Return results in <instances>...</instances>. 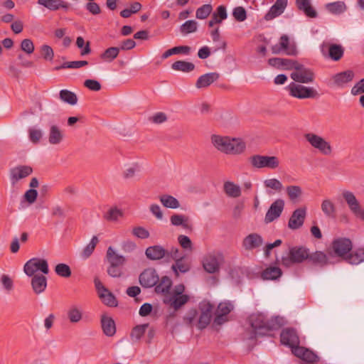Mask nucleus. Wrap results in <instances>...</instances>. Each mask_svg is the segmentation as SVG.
<instances>
[{"label": "nucleus", "mask_w": 364, "mask_h": 364, "mask_svg": "<svg viewBox=\"0 0 364 364\" xmlns=\"http://www.w3.org/2000/svg\"><path fill=\"white\" fill-rule=\"evenodd\" d=\"M25 274L28 277L36 275L38 271L41 272L44 274L49 273L48 264L46 259L33 257L26 262L23 267Z\"/></svg>", "instance_id": "nucleus-5"}, {"label": "nucleus", "mask_w": 364, "mask_h": 364, "mask_svg": "<svg viewBox=\"0 0 364 364\" xmlns=\"http://www.w3.org/2000/svg\"><path fill=\"white\" fill-rule=\"evenodd\" d=\"M223 189L225 194L231 198H238L241 195L240 187L231 181L225 182Z\"/></svg>", "instance_id": "nucleus-38"}, {"label": "nucleus", "mask_w": 364, "mask_h": 364, "mask_svg": "<svg viewBox=\"0 0 364 364\" xmlns=\"http://www.w3.org/2000/svg\"><path fill=\"white\" fill-rule=\"evenodd\" d=\"M301 188L298 186H289L287 188V193L290 200H294L301 195Z\"/></svg>", "instance_id": "nucleus-59"}, {"label": "nucleus", "mask_w": 364, "mask_h": 364, "mask_svg": "<svg viewBox=\"0 0 364 364\" xmlns=\"http://www.w3.org/2000/svg\"><path fill=\"white\" fill-rule=\"evenodd\" d=\"M210 141L217 150L226 154H241L246 149V144L240 138L213 134Z\"/></svg>", "instance_id": "nucleus-2"}, {"label": "nucleus", "mask_w": 364, "mask_h": 364, "mask_svg": "<svg viewBox=\"0 0 364 364\" xmlns=\"http://www.w3.org/2000/svg\"><path fill=\"white\" fill-rule=\"evenodd\" d=\"M76 46L79 48H83L81 50V55H88L91 53L90 43L87 41L85 43V40L82 36H78L76 39Z\"/></svg>", "instance_id": "nucleus-57"}, {"label": "nucleus", "mask_w": 364, "mask_h": 364, "mask_svg": "<svg viewBox=\"0 0 364 364\" xmlns=\"http://www.w3.org/2000/svg\"><path fill=\"white\" fill-rule=\"evenodd\" d=\"M159 200L162 205L168 208L176 209L180 206L179 201L171 195H162L159 197Z\"/></svg>", "instance_id": "nucleus-45"}, {"label": "nucleus", "mask_w": 364, "mask_h": 364, "mask_svg": "<svg viewBox=\"0 0 364 364\" xmlns=\"http://www.w3.org/2000/svg\"><path fill=\"white\" fill-rule=\"evenodd\" d=\"M21 49L28 55L33 53L35 49L33 41L28 38L23 39L21 43Z\"/></svg>", "instance_id": "nucleus-62"}, {"label": "nucleus", "mask_w": 364, "mask_h": 364, "mask_svg": "<svg viewBox=\"0 0 364 364\" xmlns=\"http://www.w3.org/2000/svg\"><path fill=\"white\" fill-rule=\"evenodd\" d=\"M222 259L223 255L220 253L208 254L203 258V267L207 272L215 273L219 271L220 261Z\"/></svg>", "instance_id": "nucleus-16"}, {"label": "nucleus", "mask_w": 364, "mask_h": 364, "mask_svg": "<svg viewBox=\"0 0 364 364\" xmlns=\"http://www.w3.org/2000/svg\"><path fill=\"white\" fill-rule=\"evenodd\" d=\"M288 0H277L264 16L266 21H270L280 16L287 6Z\"/></svg>", "instance_id": "nucleus-22"}, {"label": "nucleus", "mask_w": 364, "mask_h": 364, "mask_svg": "<svg viewBox=\"0 0 364 364\" xmlns=\"http://www.w3.org/2000/svg\"><path fill=\"white\" fill-rule=\"evenodd\" d=\"M272 53L275 55L285 53L288 55L295 56L297 54V50L295 46L289 45V39L287 35H282L279 38V43L272 46Z\"/></svg>", "instance_id": "nucleus-11"}, {"label": "nucleus", "mask_w": 364, "mask_h": 364, "mask_svg": "<svg viewBox=\"0 0 364 364\" xmlns=\"http://www.w3.org/2000/svg\"><path fill=\"white\" fill-rule=\"evenodd\" d=\"M263 244L262 237L257 233H251L242 241V246L246 250H252L261 247Z\"/></svg>", "instance_id": "nucleus-24"}, {"label": "nucleus", "mask_w": 364, "mask_h": 364, "mask_svg": "<svg viewBox=\"0 0 364 364\" xmlns=\"http://www.w3.org/2000/svg\"><path fill=\"white\" fill-rule=\"evenodd\" d=\"M328 57L334 61H338L341 60L344 54V48L341 45L338 44H329L328 46Z\"/></svg>", "instance_id": "nucleus-35"}, {"label": "nucleus", "mask_w": 364, "mask_h": 364, "mask_svg": "<svg viewBox=\"0 0 364 364\" xmlns=\"http://www.w3.org/2000/svg\"><path fill=\"white\" fill-rule=\"evenodd\" d=\"M149 327V323H144L138 325L133 328L132 330L130 337L134 342H138L141 337L144 335L146 328Z\"/></svg>", "instance_id": "nucleus-49"}, {"label": "nucleus", "mask_w": 364, "mask_h": 364, "mask_svg": "<svg viewBox=\"0 0 364 364\" xmlns=\"http://www.w3.org/2000/svg\"><path fill=\"white\" fill-rule=\"evenodd\" d=\"M309 257V250L303 246H295L289 248V254L282 256L281 263L284 267H289L294 264H300Z\"/></svg>", "instance_id": "nucleus-4"}, {"label": "nucleus", "mask_w": 364, "mask_h": 364, "mask_svg": "<svg viewBox=\"0 0 364 364\" xmlns=\"http://www.w3.org/2000/svg\"><path fill=\"white\" fill-rule=\"evenodd\" d=\"M59 97L63 102L71 105H75L77 102L76 94L68 90H61L59 92Z\"/></svg>", "instance_id": "nucleus-47"}, {"label": "nucleus", "mask_w": 364, "mask_h": 364, "mask_svg": "<svg viewBox=\"0 0 364 364\" xmlns=\"http://www.w3.org/2000/svg\"><path fill=\"white\" fill-rule=\"evenodd\" d=\"M171 68L177 71L189 73L195 69V65L191 62L177 60L171 65Z\"/></svg>", "instance_id": "nucleus-43"}, {"label": "nucleus", "mask_w": 364, "mask_h": 364, "mask_svg": "<svg viewBox=\"0 0 364 364\" xmlns=\"http://www.w3.org/2000/svg\"><path fill=\"white\" fill-rule=\"evenodd\" d=\"M213 7L210 4H203L196 12V16L198 19H205L211 14Z\"/></svg>", "instance_id": "nucleus-55"}, {"label": "nucleus", "mask_w": 364, "mask_h": 364, "mask_svg": "<svg viewBox=\"0 0 364 364\" xmlns=\"http://www.w3.org/2000/svg\"><path fill=\"white\" fill-rule=\"evenodd\" d=\"M296 60L282 58H271L268 60V64L279 70H290L294 69L296 63Z\"/></svg>", "instance_id": "nucleus-20"}, {"label": "nucleus", "mask_w": 364, "mask_h": 364, "mask_svg": "<svg viewBox=\"0 0 364 364\" xmlns=\"http://www.w3.org/2000/svg\"><path fill=\"white\" fill-rule=\"evenodd\" d=\"M281 343L283 345L288 346L291 348L293 353L294 348L299 347V338L293 328H286L283 330L280 334Z\"/></svg>", "instance_id": "nucleus-17"}, {"label": "nucleus", "mask_w": 364, "mask_h": 364, "mask_svg": "<svg viewBox=\"0 0 364 364\" xmlns=\"http://www.w3.org/2000/svg\"><path fill=\"white\" fill-rule=\"evenodd\" d=\"M252 167L256 168H268L275 169L279 165V160L274 156L253 155L249 159Z\"/></svg>", "instance_id": "nucleus-7"}, {"label": "nucleus", "mask_w": 364, "mask_h": 364, "mask_svg": "<svg viewBox=\"0 0 364 364\" xmlns=\"http://www.w3.org/2000/svg\"><path fill=\"white\" fill-rule=\"evenodd\" d=\"M321 208L326 217L330 218H336L335 205L329 199H326L322 201Z\"/></svg>", "instance_id": "nucleus-46"}, {"label": "nucleus", "mask_w": 364, "mask_h": 364, "mask_svg": "<svg viewBox=\"0 0 364 364\" xmlns=\"http://www.w3.org/2000/svg\"><path fill=\"white\" fill-rule=\"evenodd\" d=\"M119 51L120 48L118 47H110L102 53L100 58L105 62L110 63L117 58Z\"/></svg>", "instance_id": "nucleus-42"}, {"label": "nucleus", "mask_w": 364, "mask_h": 364, "mask_svg": "<svg viewBox=\"0 0 364 364\" xmlns=\"http://www.w3.org/2000/svg\"><path fill=\"white\" fill-rule=\"evenodd\" d=\"M171 286V279L168 276H163L155 285V291L157 294H162L166 297H168L167 294H169Z\"/></svg>", "instance_id": "nucleus-32"}, {"label": "nucleus", "mask_w": 364, "mask_h": 364, "mask_svg": "<svg viewBox=\"0 0 364 364\" xmlns=\"http://www.w3.org/2000/svg\"><path fill=\"white\" fill-rule=\"evenodd\" d=\"M106 259L109 263L107 270L108 275L114 278L122 277L123 267L127 262L125 257L117 254L112 247H109L106 253Z\"/></svg>", "instance_id": "nucleus-3"}, {"label": "nucleus", "mask_w": 364, "mask_h": 364, "mask_svg": "<svg viewBox=\"0 0 364 364\" xmlns=\"http://www.w3.org/2000/svg\"><path fill=\"white\" fill-rule=\"evenodd\" d=\"M88 65V62L87 60H77V61H70L65 62L59 66H56L54 70H59L61 69L65 68H71L76 69L80 68L81 67L85 66Z\"/></svg>", "instance_id": "nucleus-52"}, {"label": "nucleus", "mask_w": 364, "mask_h": 364, "mask_svg": "<svg viewBox=\"0 0 364 364\" xmlns=\"http://www.w3.org/2000/svg\"><path fill=\"white\" fill-rule=\"evenodd\" d=\"M282 274V269L278 267H269L262 273V278L266 280H275Z\"/></svg>", "instance_id": "nucleus-37"}, {"label": "nucleus", "mask_w": 364, "mask_h": 364, "mask_svg": "<svg viewBox=\"0 0 364 364\" xmlns=\"http://www.w3.org/2000/svg\"><path fill=\"white\" fill-rule=\"evenodd\" d=\"M288 87L289 95L298 99L316 98L319 96L318 92L312 87L291 82Z\"/></svg>", "instance_id": "nucleus-6"}, {"label": "nucleus", "mask_w": 364, "mask_h": 364, "mask_svg": "<svg viewBox=\"0 0 364 364\" xmlns=\"http://www.w3.org/2000/svg\"><path fill=\"white\" fill-rule=\"evenodd\" d=\"M249 323L252 328L248 339L255 340L258 336L268 335L269 332L279 329L283 325V319L280 316H274L267 319L264 314H252L248 318Z\"/></svg>", "instance_id": "nucleus-1"}, {"label": "nucleus", "mask_w": 364, "mask_h": 364, "mask_svg": "<svg viewBox=\"0 0 364 364\" xmlns=\"http://www.w3.org/2000/svg\"><path fill=\"white\" fill-rule=\"evenodd\" d=\"M41 53L42 57L46 60L51 61L54 58V52L53 48L48 45H43L41 47Z\"/></svg>", "instance_id": "nucleus-60"}, {"label": "nucleus", "mask_w": 364, "mask_h": 364, "mask_svg": "<svg viewBox=\"0 0 364 364\" xmlns=\"http://www.w3.org/2000/svg\"><path fill=\"white\" fill-rule=\"evenodd\" d=\"M99 240L97 236H93L88 245L83 249L82 257L88 258L94 252Z\"/></svg>", "instance_id": "nucleus-56"}, {"label": "nucleus", "mask_w": 364, "mask_h": 364, "mask_svg": "<svg viewBox=\"0 0 364 364\" xmlns=\"http://www.w3.org/2000/svg\"><path fill=\"white\" fill-rule=\"evenodd\" d=\"M292 353L306 363H315L318 359L317 355L312 350L300 346L294 348Z\"/></svg>", "instance_id": "nucleus-21"}, {"label": "nucleus", "mask_w": 364, "mask_h": 364, "mask_svg": "<svg viewBox=\"0 0 364 364\" xmlns=\"http://www.w3.org/2000/svg\"><path fill=\"white\" fill-rule=\"evenodd\" d=\"M345 260L351 264H358L364 261V248H358L350 251L345 257Z\"/></svg>", "instance_id": "nucleus-34"}, {"label": "nucleus", "mask_w": 364, "mask_h": 364, "mask_svg": "<svg viewBox=\"0 0 364 364\" xmlns=\"http://www.w3.org/2000/svg\"><path fill=\"white\" fill-rule=\"evenodd\" d=\"M122 213L120 210L117 208H111L105 215V218L109 221H116L122 216Z\"/></svg>", "instance_id": "nucleus-64"}, {"label": "nucleus", "mask_w": 364, "mask_h": 364, "mask_svg": "<svg viewBox=\"0 0 364 364\" xmlns=\"http://www.w3.org/2000/svg\"><path fill=\"white\" fill-rule=\"evenodd\" d=\"M132 234L137 238L146 239L150 236L149 232L143 227L136 226L132 229Z\"/></svg>", "instance_id": "nucleus-61"}, {"label": "nucleus", "mask_w": 364, "mask_h": 364, "mask_svg": "<svg viewBox=\"0 0 364 364\" xmlns=\"http://www.w3.org/2000/svg\"><path fill=\"white\" fill-rule=\"evenodd\" d=\"M101 326L103 333L108 337H112L116 333L115 322L109 316H102Z\"/></svg>", "instance_id": "nucleus-31"}, {"label": "nucleus", "mask_w": 364, "mask_h": 364, "mask_svg": "<svg viewBox=\"0 0 364 364\" xmlns=\"http://www.w3.org/2000/svg\"><path fill=\"white\" fill-rule=\"evenodd\" d=\"M220 77V75L218 73H208L200 75L196 82V87L198 89L205 88L210 85L214 82L217 81Z\"/></svg>", "instance_id": "nucleus-27"}, {"label": "nucleus", "mask_w": 364, "mask_h": 364, "mask_svg": "<svg viewBox=\"0 0 364 364\" xmlns=\"http://www.w3.org/2000/svg\"><path fill=\"white\" fill-rule=\"evenodd\" d=\"M170 220L174 226H182L184 229H191L188 218L186 215L173 214L171 216Z\"/></svg>", "instance_id": "nucleus-39"}, {"label": "nucleus", "mask_w": 364, "mask_h": 364, "mask_svg": "<svg viewBox=\"0 0 364 364\" xmlns=\"http://www.w3.org/2000/svg\"><path fill=\"white\" fill-rule=\"evenodd\" d=\"M313 264L323 266L327 264L328 258L326 254L321 251H316L310 254L308 259Z\"/></svg>", "instance_id": "nucleus-41"}, {"label": "nucleus", "mask_w": 364, "mask_h": 364, "mask_svg": "<svg viewBox=\"0 0 364 364\" xmlns=\"http://www.w3.org/2000/svg\"><path fill=\"white\" fill-rule=\"evenodd\" d=\"M296 5L299 11L309 18L317 16L316 11L311 6L310 0H296Z\"/></svg>", "instance_id": "nucleus-33"}, {"label": "nucleus", "mask_w": 364, "mask_h": 364, "mask_svg": "<svg viewBox=\"0 0 364 364\" xmlns=\"http://www.w3.org/2000/svg\"><path fill=\"white\" fill-rule=\"evenodd\" d=\"M167 250L161 245H153L146 249L145 255L146 257L151 260H159L166 258Z\"/></svg>", "instance_id": "nucleus-25"}, {"label": "nucleus", "mask_w": 364, "mask_h": 364, "mask_svg": "<svg viewBox=\"0 0 364 364\" xmlns=\"http://www.w3.org/2000/svg\"><path fill=\"white\" fill-rule=\"evenodd\" d=\"M63 139V135L59 128L53 125L50 127L48 141L51 144H58Z\"/></svg>", "instance_id": "nucleus-48"}, {"label": "nucleus", "mask_w": 364, "mask_h": 364, "mask_svg": "<svg viewBox=\"0 0 364 364\" xmlns=\"http://www.w3.org/2000/svg\"><path fill=\"white\" fill-rule=\"evenodd\" d=\"M353 245L350 239L340 237L336 239L332 242V248L335 254L345 259L346 255L352 250Z\"/></svg>", "instance_id": "nucleus-13"}, {"label": "nucleus", "mask_w": 364, "mask_h": 364, "mask_svg": "<svg viewBox=\"0 0 364 364\" xmlns=\"http://www.w3.org/2000/svg\"><path fill=\"white\" fill-rule=\"evenodd\" d=\"M304 136L311 146L318 149L322 154L328 156L332 153V147L330 143L321 136L314 133H306Z\"/></svg>", "instance_id": "nucleus-9"}, {"label": "nucleus", "mask_w": 364, "mask_h": 364, "mask_svg": "<svg viewBox=\"0 0 364 364\" xmlns=\"http://www.w3.org/2000/svg\"><path fill=\"white\" fill-rule=\"evenodd\" d=\"M31 284L33 291L36 294L43 293L47 287V278L43 274L32 276Z\"/></svg>", "instance_id": "nucleus-28"}, {"label": "nucleus", "mask_w": 364, "mask_h": 364, "mask_svg": "<svg viewBox=\"0 0 364 364\" xmlns=\"http://www.w3.org/2000/svg\"><path fill=\"white\" fill-rule=\"evenodd\" d=\"M284 207V202L282 199H277L272 203L265 215V223H269L278 218L281 215Z\"/></svg>", "instance_id": "nucleus-18"}, {"label": "nucleus", "mask_w": 364, "mask_h": 364, "mask_svg": "<svg viewBox=\"0 0 364 364\" xmlns=\"http://www.w3.org/2000/svg\"><path fill=\"white\" fill-rule=\"evenodd\" d=\"M232 15L237 21H243L247 18L246 10L242 6H237L234 9Z\"/></svg>", "instance_id": "nucleus-63"}, {"label": "nucleus", "mask_w": 364, "mask_h": 364, "mask_svg": "<svg viewBox=\"0 0 364 364\" xmlns=\"http://www.w3.org/2000/svg\"><path fill=\"white\" fill-rule=\"evenodd\" d=\"M55 272L57 275L63 278H68L72 274L70 267L64 263L58 264L55 267Z\"/></svg>", "instance_id": "nucleus-54"}, {"label": "nucleus", "mask_w": 364, "mask_h": 364, "mask_svg": "<svg viewBox=\"0 0 364 364\" xmlns=\"http://www.w3.org/2000/svg\"><path fill=\"white\" fill-rule=\"evenodd\" d=\"M38 4L50 11H57L60 9L68 10L70 7V4L63 0H38Z\"/></svg>", "instance_id": "nucleus-29"}, {"label": "nucleus", "mask_w": 364, "mask_h": 364, "mask_svg": "<svg viewBox=\"0 0 364 364\" xmlns=\"http://www.w3.org/2000/svg\"><path fill=\"white\" fill-rule=\"evenodd\" d=\"M33 168L29 166H18L11 170V178L12 181H18L31 175Z\"/></svg>", "instance_id": "nucleus-30"}, {"label": "nucleus", "mask_w": 364, "mask_h": 364, "mask_svg": "<svg viewBox=\"0 0 364 364\" xmlns=\"http://www.w3.org/2000/svg\"><path fill=\"white\" fill-rule=\"evenodd\" d=\"M67 316L70 323H78L82 318V309L80 306L73 305L68 310Z\"/></svg>", "instance_id": "nucleus-36"}, {"label": "nucleus", "mask_w": 364, "mask_h": 364, "mask_svg": "<svg viewBox=\"0 0 364 364\" xmlns=\"http://www.w3.org/2000/svg\"><path fill=\"white\" fill-rule=\"evenodd\" d=\"M190 299V297L187 294H181L178 296H169L165 297L164 303L170 305L175 310L179 309L183 305H185Z\"/></svg>", "instance_id": "nucleus-26"}, {"label": "nucleus", "mask_w": 364, "mask_h": 364, "mask_svg": "<svg viewBox=\"0 0 364 364\" xmlns=\"http://www.w3.org/2000/svg\"><path fill=\"white\" fill-rule=\"evenodd\" d=\"M213 308V305L208 301H203L199 303L198 309L200 314L197 323L199 329L206 328L210 323Z\"/></svg>", "instance_id": "nucleus-10"}, {"label": "nucleus", "mask_w": 364, "mask_h": 364, "mask_svg": "<svg viewBox=\"0 0 364 364\" xmlns=\"http://www.w3.org/2000/svg\"><path fill=\"white\" fill-rule=\"evenodd\" d=\"M139 280L144 288H151L158 283L159 277L155 269L147 268L140 274Z\"/></svg>", "instance_id": "nucleus-14"}, {"label": "nucleus", "mask_w": 364, "mask_h": 364, "mask_svg": "<svg viewBox=\"0 0 364 364\" xmlns=\"http://www.w3.org/2000/svg\"><path fill=\"white\" fill-rule=\"evenodd\" d=\"M306 215V208L296 209L289 220L288 227L291 230H296L301 228L304 224Z\"/></svg>", "instance_id": "nucleus-19"}, {"label": "nucleus", "mask_w": 364, "mask_h": 364, "mask_svg": "<svg viewBox=\"0 0 364 364\" xmlns=\"http://www.w3.org/2000/svg\"><path fill=\"white\" fill-rule=\"evenodd\" d=\"M171 269L175 272L176 276H178V272L186 273L189 271L190 265L188 263L185 262L183 257L177 259L175 264L172 265Z\"/></svg>", "instance_id": "nucleus-51"}, {"label": "nucleus", "mask_w": 364, "mask_h": 364, "mask_svg": "<svg viewBox=\"0 0 364 364\" xmlns=\"http://www.w3.org/2000/svg\"><path fill=\"white\" fill-rule=\"evenodd\" d=\"M295 71L291 73V78L299 83H310L314 80L315 74L310 68L296 62L294 68Z\"/></svg>", "instance_id": "nucleus-8"}, {"label": "nucleus", "mask_w": 364, "mask_h": 364, "mask_svg": "<svg viewBox=\"0 0 364 364\" xmlns=\"http://www.w3.org/2000/svg\"><path fill=\"white\" fill-rule=\"evenodd\" d=\"M198 311L196 309H191L183 316V321L186 325L192 326L198 318Z\"/></svg>", "instance_id": "nucleus-58"}, {"label": "nucleus", "mask_w": 364, "mask_h": 364, "mask_svg": "<svg viewBox=\"0 0 364 364\" xmlns=\"http://www.w3.org/2000/svg\"><path fill=\"white\" fill-rule=\"evenodd\" d=\"M99 296L102 302L108 306L114 307L118 304L115 296L108 289L107 291L100 292Z\"/></svg>", "instance_id": "nucleus-50"}, {"label": "nucleus", "mask_w": 364, "mask_h": 364, "mask_svg": "<svg viewBox=\"0 0 364 364\" xmlns=\"http://www.w3.org/2000/svg\"><path fill=\"white\" fill-rule=\"evenodd\" d=\"M198 23L194 20H188L180 26V31L183 35L194 33L197 30Z\"/></svg>", "instance_id": "nucleus-53"}, {"label": "nucleus", "mask_w": 364, "mask_h": 364, "mask_svg": "<svg viewBox=\"0 0 364 364\" xmlns=\"http://www.w3.org/2000/svg\"><path fill=\"white\" fill-rule=\"evenodd\" d=\"M234 305L230 301L220 302L215 311L214 323L222 325L228 321L227 316L233 310Z\"/></svg>", "instance_id": "nucleus-15"}, {"label": "nucleus", "mask_w": 364, "mask_h": 364, "mask_svg": "<svg viewBox=\"0 0 364 364\" xmlns=\"http://www.w3.org/2000/svg\"><path fill=\"white\" fill-rule=\"evenodd\" d=\"M191 49V47L188 46H176L165 51L162 54L161 58L166 59L173 55H177L181 53L187 55L189 54Z\"/></svg>", "instance_id": "nucleus-40"}, {"label": "nucleus", "mask_w": 364, "mask_h": 364, "mask_svg": "<svg viewBox=\"0 0 364 364\" xmlns=\"http://www.w3.org/2000/svg\"><path fill=\"white\" fill-rule=\"evenodd\" d=\"M354 77V73L350 70L335 74L332 77L333 85L338 87H343L351 82Z\"/></svg>", "instance_id": "nucleus-23"}, {"label": "nucleus", "mask_w": 364, "mask_h": 364, "mask_svg": "<svg viewBox=\"0 0 364 364\" xmlns=\"http://www.w3.org/2000/svg\"><path fill=\"white\" fill-rule=\"evenodd\" d=\"M342 196L346 202L350 210L357 217L364 220V209H361L360 205L354 193L349 191H343Z\"/></svg>", "instance_id": "nucleus-12"}, {"label": "nucleus", "mask_w": 364, "mask_h": 364, "mask_svg": "<svg viewBox=\"0 0 364 364\" xmlns=\"http://www.w3.org/2000/svg\"><path fill=\"white\" fill-rule=\"evenodd\" d=\"M326 7L330 13L336 15L341 14L347 9L346 4L341 1L328 3L326 4Z\"/></svg>", "instance_id": "nucleus-44"}]
</instances>
